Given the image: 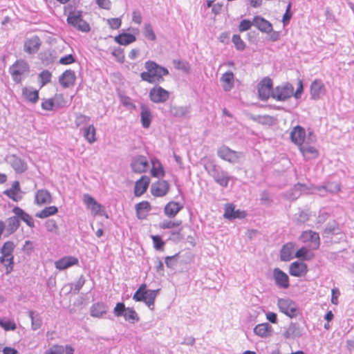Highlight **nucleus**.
<instances>
[{
    "instance_id": "338daca9",
    "label": "nucleus",
    "mask_w": 354,
    "mask_h": 354,
    "mask_svg": "<svg viewBox=\"0 0 354 354\" xmlns=\"http://www.w3.org/2000/svg\"><path fill=\"white\" fill-rule=\"evenodd\" d=\"M303 91H304V86H303L302 80H299L298 82H297V88L295 92L294 91L293 96L296 99L299 98L301 97V93H303Z\"/></svg>"
},
{
    "instance_id": "774afa93",
    "label": "nucleus",
    "mask_w": 354,
    "mask_h": 354,
    "mask_svg": "<svg viewBox=\"0 0 354 354\" xmlns=\"http://www.w3.org/2000/svg\"><path fill=\"white\" fill-rule=\"evenodd\" d=\"M331 302L335 305L338 304V297L340 295V292L337 288H333L331 291Z\"/></svg>"
},
{
    "instance_id": "2f4dec72",
    "label": "nucleus",
    "mask_w": 354,
    "mask_h": 354,
    "mask_svg": "<svg viewBox=\"0 0 354 354\" xmlns=\"http://www.w3.org/2000/svg\"><path fill=\"white\" fill-rule=\"evenodd\" d=\"M114 40L116 43L122 46H127L136 41V37L130 33H120L115 37Z\"/></svg>"
},
{
    "instance_id": "4be33fe9",
    "label": "nucleus",
    "mask_w": 354,
    "mask_h": 354,
    "mask_svg": "<svg viewBox=\"0 0 354 354\" xmlns=\"http://www.w3.org/2000/svg\"><path fill=\"white\" fill-rule=\"evenodd\" d=\"M150 183V178L147 176H142L135 183L134 195L140 197L147 190Z\"/></svg>"
},
{
    "instance_id": "603ef678",
    "label": "nucleus",
    "mask_w": 354,
    "mask_h": 354,
    "mask_svg": "<svg viewBox=\"0 0 354 354\" xmlns=\"http://www.w3.org/2000/svg\"><path fill=\"white\" fill-rule=\"evenodd\" d=\"M144 35L146 38L151 41H155L156 39V34L154 33L151 26L149 24L145 25Z\"/></svg>"
},
{
    "instance_id": "c03bdc74",
    "label": "nucleus",
    "mask_w": 354,
    "mask_h": 354,
    "mask_svg": "<svg viewBox=\"0 0 354 354\" xmlns=\"http://www.w3.org/2000/svg\"><path fill=\"white\" fill-rule=\"evenodd\" d=\"M1 262L2 264L4 265L6 267V272L7 274H9L11 272V271L13 269V256H8V255H1Z\"/></svg>"
},
{
    "instance_id": "6ab92c4d",
    "label": "nucleus",
    "mask_w": 354,
    "mask_h": 354,
    "mask_svg": "<svg viewBox=\"0 0 354 354\" xmlns=\"http://www.w3.org/2000/svg\"><path fill=\"white\" fill-rule=\"evenodd\" d=\"M273 277L278 287L286 289L290 286L288 274L279 268H276L273 270Z\"/></svg>"
},
{
    "instance_id": "1a4fd4ad",
    "label": "nucleus",
    "mask_w": 354,
    "mask_h": 354,
    "mask_svg": "<svg viewBox=\"0 0 354 354\" xmlns=\"http://www.w3.org/2000/svg\"><path fill=\"white\" fill-rule=\"evenodd\" d=\"M149 97L154 103H163L169 99V92L160 86H155L150 90Z\"/></svg>"
},
{
    "instance_id": "f3484780",
    "label": "nucleus",
    "mask_w": 354,
    "mask_h": 354,
    "mask_svg": "<svg viewBox=\"0 0 354 354\" xmlns=\"http://www.w3.org/2000/svg\"><path fill=\"white\" fill-rule=\"evenodd\" d=\"M246 215L245 211L236 209L235 205L233 203H227L225 205L223 217L226 219L244 218Z\"/></svg>"
},
{
    "instance_id": "9b49d317",
    "label": "nucleus",
    "mask_w": 354,
    "mask_h": 354,
    "mask_svg": "<svg viewBox=\"0 0 354 354\" xmlns=\"http://www.w3.org/2000/svg\"><path fill=\"white\" fill-rule=\"evenodd\" d=\"M326 93L324 83L320 79L314 80L310 86V94L314 100L321 99Z\"/></svg>"
},
{
    "instance_id": "f8f14e48",
    "label": "nucleus",
    "mask_w": 354,
    "mask_h": 354,
    "mask_svg": "<svg viewBox=\"0 0 354 354\" xmlns=\"http://www.w3.org/2000/svg\"><path fill=\"white\" fill-rule=\"evenodd\" d=\"M290 138L291 141L299 147L308 140V135H306V131L302 127L297 125L291 130Z\"/></svg>"
},
{
    "instance_id": "3c124183",
    "label": "nucleus",
    "mask_w": 354,
    "mask_h": 354,
    "mask_svg": "<svg viewBox=\"0 0 354 354\" xmlns=\"http://www.w3.org/2000/svg\"><path fill=\"white\" fill-rule=\"evenodd\" d=\"M39 77L41 82V87H43L50 82L52 75L48 71L45 70L40 73Z\"/></svg>"
},
{
    "instance_id": "2eb2a0df",
    "label": "nucleus",
    "mask_w": 354,
    "mask_h": 354,
    "mask_svg": "<svg viewBox=\"0 0 354 354\" xmlns=\"http://www.w3.org/2000/svg\"><path fill=\"white\" fill-rule=\"evenodd\" d=\"M131 167L133 172L138 174L145 173L149 168V162L144 156H137L133 158Z\"/></svg>"
},
{
    "instance_id": "0e129e2a",
    "label": "nucleus",
    "mask_w": 354,
    "mask_h": 354,
    "mask_svg": "<svg viewBox=\"0 0 354 354\" xmlns=\"http://www.w3.org/2000/svg\"><path fill=\"white\" fill-rule=\"evenodd\" d=\"M112 55L116 57L117 60L122 63L124 60V55L123 50L120 48L114 49L112 52Z\"/></svg>"
},
{
    "instance_id": "864d4df0",
    "label": "nucleus",
    "mask_w": 354,
    "mask_h": 354,
    "mask_svg": "<svg viewBox=\"0 0 354 354\" xmlns=\"http://www.w3.org/2000/svg\"><path fill=\"white\" fill-rule=\"evenodd\" d=\"M232 42L238 50H243L245 48V44L241 38L240 35H234L232 37Z\"/></svg>"
},
{
    "instance_id": "69168bd1",
    "label": "nucleus",
    "mask_w": 354,
    "mask_h": 354,
    "mask_svg": "<svg viewBox=\"0 0 354 354\" xmlns=\"http://www.w3.org/2000/svg\"><path fill=\"white\" fill-rule=\"evenodd\" d=\"M290 8H291V3H289L287 6L286 12L283 15V19H282V21H283V23L284 25H286L289 22L290 18L292 17V13L290 12Z\"/></svg>"
},
{
    "instance_id": "58836bf2",
    "label": "nucleus",
    "mask_w": 354,
    "mask_h": 354,
    "mask_svg": "<svg viewBox=\"0 0 354 354\" xmlns=\"http://www.w3.org/2000/svg\"><path fill=\"white\" fill-rule=\"evenodd\" d=\"M13 212L21 220H23L29 227H34L35 223L32 218L28 214L25 212L22 209L19 207H15L13 209Z\"/></svg>"
},
{
    "instance_id": "a878e982",
    "label": "nucleus",
    "mask_w": 354,
    "mask_h": 354,
    "mask_svg": "<svg viewBox=\"0 0 354 354\" xmlns=\"http://www.w3.org/2000/svg\"><path fill=\"white\" fill-rule=\"evenodd\" d=\"M183 206L175 201L169 202L164 208V214L169 218H174L183 209Z\"/></svg>"
},
{
    "instance_id": "de8ad7c7",
    "label": "nucleus",
    "mask_w": 354,
    "mask_h": 354,
    "mask_svg": "<svg viewBox=\"0 0 354 354\" xmlns=\"http://www.w3.org/2000/svg\"><path fill=\"white\" fill-rule=\"evenodd\" d=\"M184 237L183 228L181 225L178 228H176V230H173L170 232L169 239L173 241H178L183 239Z\"/></svg>"
},
{
    "instance_id": "ddd939ff",
    "label": "nucleus",
    "mask_w": 354,
    "mask_h": 354,
    "mask_svg": "<svg viewBox=\"0 0 354 354\" xmlns=\"http://www.w3.org/2000/svg\"><path fill=\"white\" fill-rule=\"evenodd\" d=\"M272 91V81L270 77L263 78L258 85V93L259 98L267 100Z\"/></svg>"
},
{
    "instance_id": "680f3d73",
    "label": "nucleus",
    "mask_w": 354,
    "mask_h": 354,
    "mask_svg": "<svg viewBox=\"0 0 354 354\" xmlns=\"http://www.w3.org/2000/svg\"><path fill=\"white\" fill-rule=\"evenodd\" d=\"M178 257V254H176L175 255H173V256L166 257L165 258V261L166 266L169 268H173L176 263V260H177Z\"/></svg>"
},
{
    "instance_id": "6e6552de",
    "label": "nucleus",
    "mask_w": 354,
    "mask_h": 354,
    "mask_svg": "<svg viewBox=\"0 0 354 354\" xmlns=\"http://www.w3.org/2000/svg\"><path fill=\"white\" fill-rule=\"evenodd\" d=\"M293 86L290 83H285L275 88L274 91L272 93V97L277 100L284 101L293 96Z\"/></svg>"
},
{
    "instance_id": "473e14b6",
    "label": "nucleus",
    "mask_w": 354,
    "mask_h": 354,
    "mask_svg": "<svg viewBox=\"0 0 354 354\" xmlns=\"http://www.w3.org/2000/svg\"><path fill=\"white\" fill-rule=\"evenodd\" d=\"M61 99H63V96L60 94H56L52 98H44L42 100L41 106L44 110L52 111L57 106L59 100Z\"/></svg>"
},
{
    "instance_id": "4c0bfd02",
    "label": "nucleus",
    "mask_w": 354,
    "mask_h": 354,
    "mask_svg": "<svg viewBox=\"0 0 354 354\" xmlns=\"http://www.w3.org/2000/svg\"><path fill=\"white\" fill-rule=\"evenodd\" d=\"M83 136L86 141L93 144L97 140L96 129L93 124H91L83 129Z\"/></svg>"
},
{
    "instance_id": "f704fd0d",
    "label": "nucleus",
    "mask_w": 354,
    "mask_h": 354,
    "mask_svg": "<svg viewBox=\"0 0 354 354\" xmlns=\"http://www.w3.org/2000/svg\"><path fill=\"white\" fill-rule=\"evenodd\" d=\"M10 165L15 171L19 174L24 172L27 169L26 163L15 155L12 156Z\"/></svg>"
},
{
    "instance_id": "c756f323",
    "label": "nucleus",
    "mask_w": 354,
    "mask_h": 354,
    "mask_svg": "<svg viewBox=\"0 0 354 354\" xmlns=\"http://www.w3.org/2000/svg\"><path fill=\"white\" fill-rule=\"evenodd\" d=\"M151 209V205L149 202L147 201L140 202L136 205V216L139 219H145Z\"/></svg>"
},
{
    "instance_id": "a211bd4d",
    "label": "nucleus",
    "mask_w": 354,
    "mask_h": 354,
    "mask_svg": "<svg viewBox=\"0 0 354 354\" xmlns=\"http://www.w3.org/2000/svg\"><path fill=\"white\" fill-rule=\"evenodd\" d=\"M169 190V185L166 180H158L152 184L151 187V193L156 197H162L165 196Z\"/></svg>"
},
{
    "instance_id": "bf43d9fd",
    "label": "nucleus",
    "mask_w": 354,
    "mask_h": 354,
    "mask_svg": "<svg viewBox=\"0 0 354 354\" xmlns=\"http://www.w3.org/2000/svg\"><path fill=\"white\" fill-rule=\"evenodd\" d=\"M125 305L122 302H120L116 304L114 309L113 313L116 317H120L122 315H124V313L126 310Z\"/></svg>"
},
{
    "instance_id": "aec40b11",
    "label": "nucleus",
    "mask_w": 354,
    "mask_h": 354,
    "mask_svg": "<svg viewBox=\"0 0 354 354\" xmlns=\"http://www.w3.org/2000/svg\"><path fill=\"white\" fill-rule=\"evenodd\" d=\"M41 46V41L38 36H33L25 40L24 44V51L28 54L36 53Z\"/></svg>"
},
{
    "instance_id": "39448f33",
    "label": "nucleus",
    "mask_w": 354,
    "mask_h": 354,
    "mask_svg": "<svg viewBox=\"0 0 354 354\" xmlns=\"http://www.w3.org/2000/svg\"><path fill=\"white\" fill-rule=\"evenodd\" d=\"M67 23L78 30L82 32L90 30V26L83 19L82 12L80 10L70 12L67 17Z\"/></svg>"
},
{
    "instance_id": "ea45409f",
    "label": "nucleus",
    "mask_w": 354,
    "mask_h": 354,
    "mask_svg": "<svg viewBox=\"0 0 354 354\" xmlns=\"http://www.w3.org/2000/svg\"><path fill=\"white\" fill-rule=\"evenodd\" d=\"M141 123L144 128H149L151 122V113L149 108L142 106H141Z\"/></svg>"
},
{
    "instance_id": "e2e57ef3",
    "label": "nucleus",
    "mask_w": 354,
    "mask_h": 354,
    "mask_svg": "<svg viewBox=\"0 0 354 354\" xmlns=\"http://www.w3.org/2000/svg\"><path fill=\"white\" fill-rule=\"evenodd\" d=\"M75 61V58L73 57V56L70 54V55H67L64 57H61L59 59V62L63 65H68V64L74 63Z\"/></svg>"
},
{
    "instance_id": "a19ab883",
    "label": "nucleus",
    "mask_w": 354,
    "mask_h": 354,
    "mask_svg": "<svg viewBox=\"0 0 354 354\" xmlns=\"http://www.w3.org/2000/svg\"><path fill=\"white\" fill-rule=\"evenodd\" d=\"M214 180L221 186L226 187L230 180V176L223 171H218L214 174Z\"/></svg>"
},
{
    "instance_id": "09e8293b",
    "label": "nucleus",
    "mask_w": 354,
    "mask_h": 354,
    "mask_svg": "<svg viewBox=\"0 0 354 354\" xmlns=\"http://www.w3.org/2000/svg\"><path fill=\"white\" fill-rule=\"evenodd\" d=\"M14 248L15 245L12 241L6 242L1 250V255L13 256L12 252Z\"/></svg>"
},
{
    "instance_id": "20e7f679",
    "label": "nucleus",
    "mask_w": 354,
    "mask_h": 354,
    "mask_svg": "<svg viewBox=\"0 0 354 354\" xmlns=\"http://www.w3.org/2000/svg\"><path fill=\"white\" fill-rule=\"evenodd\" d=\"M298 148L306 160L316 159L319 157V152L316 144V139L312 137L310 133L308 134V140Z\"/></svg>"
},
{
    "instance_id": "423d86ee",
    "label": "nucleus",
    "mask_w": 354,
    "mask_h": 354,
    "mask_svg": "<svg viewBox=\"0 0 354 354\" xmlns=\"http://www.w3.org/2000/svg\"><path fill=\"white\" fill-rule=\"evenodd\" d=\"M84 203L87 209H88L93 216H104L106 218H109V216L105 211L104 207L98 203L93 197L86 194L83 197Z\"/></svg>"
},
{
    "instance_id": "dca6fc26",
    "label": "nucleus",
    "mask_w": 354,
    "mask_h": 354,
    "mask_svg": "<svg viewBox=\"0 0 354 354\" xmlns=\"http://www.w3.org/2000/svg\"><path fill=\"white\" fill-rule=\"evenodd\" d=\"M217 154L220 158L233 163L238 161L240 153L223 145L218 149Z\"/></svg>"
},
{
    "instance_id": "c85d7f7f",
    "label": "nucleus",
    "mask_w": 354,
    "mask_h": 354,
    "mask_svg": "<svg viewBox=\"0 0 354 354\" xmlns=\"http://www.w3.org/2000/svg\"><path fill=\"white\" fill-rule=\"evenodd\" d=\"M3 194L14 201L17 202L20 201L22 196L19 181L13 182L12 187L9 189L5 190Z\"/></svg>"
},
{
    "instance_id": "13d9d810",
    "label": "nucleus",
    "mask_w": 354,
    "mask_h": 354,
    "mask_svg": "<svg viewBox=\"0 0 354 354\" xmlns=\"http://www.w3.org/2000/svg\"><path fill=\"white\" fill-rule=\"evenodd\" d=\"M64 349L62 346L53 345L50 347L45 353V354H64Z\"/></svg>"
},
{
    "instance_id": "a18cd8bd",
    "label": "nucleus",
    "mask_w": 354,
    "mask_h": 354,
    "mask_svg": "<svg viewBox=\"0 0 354 354\" xmlns=\"http://www.w3.org/2000/svg\"><path fill=\"white\" fill-rule=\"evenodd\" d=\"M58 212L57 207L55 206H49L45 207L41 212L37 213V216L41 218H47L50 216L55 215Z\"/></svg>"
},
{
    "instance_id": "412c9836",
    "label": "nucleus",
    "mask_w": 354,
    "mask_h": 354,
    "mask_svg": "<svg viewBox=\"0 0 354 354\" xmlns=\"http://www.w3.org/2000/svg\"><path fill=\"white\" fill-rule=\"evenodd\" d=\"M79 260L77 257L73 256H66L55 262V268L59 270H66L73 266H77Z\"/></svg>"
},
{
    "instance_id": "7ed1b4c3",
    "label": "nucleus",
    "mask_w": 354,
    "mask_h": 354,
    "mask_svg": "<svg viewBox=\"0 0 354 354\" xmlns=\"http://www.w3.org/2000/svg\"><path fill=\"white\" fill-rule=\"evenodd\" d=\"M158 292V290H147V285L142 283L134 293L133 299L136 301H144L149 308H153Z\"/></svg>"
},
{
    "instance_id": "49530a36",
    "label": "nucleus",
    "mask_w": 354,
    "mask_h": 354,
    "mask_svg": "<svg viewBox=\"0 0 354 354\" xmlns=\"http://www.w3.org/2000/svg\"><path fill=\"white\" fill-rule=\"evenodd\" d=\"M151 238L153 241V245L155 250L159 251H163L164 247L165 245V241L162 240L160 236L159 235H151Z\"/></svg>"
},
{
    "instance_id": "5fc2aeb1",
    "label": "nucleus",
    "mask_w": 354,
    "mask_h": 354,
    "mask_svg": "<svg viewBox=\"0 0 354 354\" xmlns=\"http://www.w3.org/2000/svg\"><path fill=\"white\" fill-rule=\"evenodd\" d=\"M124 319L128 321L138 320V315L134 309L127 308L124 313Z\"/></svg>"
},
{
    "instance_id": "393cba45",
    "label": "nucleus",
    "mask_w": 354,
    "mask_h": 354,
    "mask_svg": "<svg viewBox=\"0 0 354 354\" xmlns=\"http://www.w3.org/2000/svg\"><path fill=\"white\" fill-rule=\"evenodd\" d=\"M253 25L263 32L269 33L272 30V24L260 16H256L253 18Z\"/></svg>"
},
{
    "instance_id": "37998d69",
    "label": "nucleus",
    "mask_w": 354,
    "mask_h": 354,
    "mask_svg": "<svg viewBox=\"0 0 354 354\" xmlns=\"http://www.w3.org/2000/svg\"><path fill=\"white\" fill-rule=\"evenodd\" d=\"M152 168L151 174L153 177H162L165 176V171L160 162L158 160L151 161Z\"/></svg>"
},
{
    "instance_id": "c9c22d12",
    "label": "nucleus",
    "mask_w": 354,
    "mask_h": 354,
    "mask_svg": "<svg viewBox=\"0 0 354 354\" xmlns=\"http://www.w3.org/2000/svg\"><path fill=\"white\" fill-rule=\"evenodd\" d=\"M315 249H310L307 247H301L295 253V257L302 260H310L315 257V254L312 252Z\"/></svg>"
},
{
    "instance_id": "f03ea898",
    "label": "nucleus",
    "mask_w": 354,
    "mask_h": 354,
    "mask_svg": "<svg viewBox=\"0 0 354 354\" xmlns=\"http://www.w3.org/2000/svg\"><path fill=\"white\" fill-rule=\"evenodd\" d=\"M9 73L13 81L19 84L29 74L30 66L26 60L18 59L10 66Z\"/></svg>"
},
{
    "instance_id": "4468645a",
    "label": "nucleus",
    "mask_w": 354,
    "mask_h": 354,
    "mask_svg": "<svg viewBox=\"0 0 354 354\" xmlns=\"http://www.w3.org/2000/svg\"><path fill=\"white\" fill-rule=\"evenodd\" d=\"M288 272L292 277H304L308 272V267L306 263L296 261L290 264Z\"/></svg>"
},
{
    "instance_id": "b1692460",
    "label": "nucleus",
    "mask_w": 354,
    "mask_h": 354,
    "mask_svg": "<svg viewBox=\"0 0 354 354\" xmlns=\"http://www.w3.org/2000/svg\"><path fill=\"white\" fill-rule=\"evenodd\" d=\"M52 201L51 194L46 189H39L35 193V202L37 205L41 206L50 203Z\"/></svg>"
},
{
    "instance_id": "f257e3e1",
    "label": "nucleus",
    "mask_w": 354,
    "mask_h": 354,
    "mask_svg": "<svg viewBox=\"0 0 354 354\" xmlns=\"http://www.w3.org/2000/svg\"><path fill=\"white\" fill-rule=\"evenodd\" d=\"M146 71L141 73L142 80L150 84L160 83L164 81V76L169 74L168 70L155 62L147 61L145 64Z\"/></svg>"
},
{
    "instance_id": "cd10ccee",
    "label": "nucleus",
    "mask_w": 354,
    "mask_h": 354,
    "mask_svg": "<svg viewBox=\"0 0 354 354\" xmlns=\"http://www.w3.org/2000/svg\"><path fill=\"white\" fill-rule=\"evenodd\" d=\"M107 313V306L103 302H96L90 308L91 316L95 318H102Z\"/></svg>"
},
{
    "instance_id": "5701e85b",
    "label": "nucleus",
    "mask_w": 354,
    "mask_h": 354,
    "mask_svg": "<svg viewBox=\"0 0 354 354\" xmlns=\"http://www.w3.org/2000/svg\"><path fill=\"white\" fill-rule=\"evenodd\" d=\"M21 95L26 101L32 104H36L39 99V91L30 86H24Z\"/></svg>"
},
{
    "instance_id": "e433bc0d",
    "label": "nucleus",
    "mask_w": 354,
    "mask_h": 354,
    "mask_svg": "<svg viewBox=\"0 0 354 354\" xmlns=\"http://www.w3.org/2000/svg\"><path fill=\"white\" fill-rule=\"evenodd\" d=\"M221 82L223 84V87L225 91H230L234 86V74L231 71H228L225 73L221 78Z\"/></svg>"
},
{
    "instance_id": "6e6d98bb",
    "label": "nucleus",
    "mask_w": 354,
    "mask_h": 354,
    "mask_svg": "<svg viewBox=\"0 0 354 354\" xmlns=\"http://www.w3.org/2000/svg\"><path fill=\"white\" fill-rule=\"evenodd\" d=\"M90 121V118L83 114H79L75 118V125L79 127L82 125L87 124Z\"/></svg>"
},
{
    "instance_id": "bb28decb",
    "label": "nucleus",
    "mask_w": 354,
    "mask_h": 354,
    "mask_svg": "<svg viewBox=\"0 0 354 354\" xmlns=\"http://www.w3.org/2000/svg\"><path fill=\"white\" fill-rule=\"evenodd\" d=\"M75 80L76 76L75 72L72 70H66L61 75L59 81L63 87L67 88L73 86L75 82Z\"/></svg>"
},
{
    "instance_id": "72a5a7b5",
    "label": "nucleus",
    "mask_w": 354,
    "mask_h": 354,
    "mask_svg": "<svg viewBox=\"0 0 354 354\" xmlns=\"http://www.w3.org/2000/svg\"><path fill=\"white\" fill-rule=\"evenodd\" d=\"M254 333L261 337H267L271 335L272 326L268 323L258 324L254 328Z\"/></svg>"
},
{
    "instance_id": "8fccbe9b",
    "label": "nucleus",
    "mask_w": 354,
    "mask_h": 354,
    "mask_svg": "<svg viewBox=\"0 0 354 354\" xmlns=\"http://www.w3.org/2000/svg\"><path fill=\"white\" fill-rule=\"evenodd\" d=\"M0 326L6 331L15 330L17 328V325L14 321L3 319H0Z\"/></svg>"
},
{
    "instance_id": "7c9ffc66",
    "label": "nucleus",
    "mask_w": 354,
    "mask_h": 354,
    "mask_svg": "<svg viewBox=\"0 0 354 354\" xmlns=\"http://www.w3.org/2000/svg\"><path fill=\"white\" fill-rule=\"evenodd\" d=\"M295 248V244L292 242H289L283 245L280 252L281 261H288L291 260L295 257V255L293 256Z\"/></svg>"
},
{
    "instance_id": "052dcab7",
    "label": "nucleus",
    "mask_w": 354,
    "mask_h": 354,
    "mask_svg": "<svg viewBox=\"0 0 354 354\" xmlns=\"http://www.w3.org/2000/svg\"><path fill=\"white\" fill-rule=\"evenodd\" d=\"M252 25H253V21H251L248 19H243L239 24V30L240 32H244V31L248 30L251 28Z\"/></svg>"
},
{
    "instance_id": "4d7b16f0",
    "label": "nucleus",
    "mask_w": 354,
    "mask_h": 354,
    "mask_svg": "<svg viewBox=\"0 0 354 354\" xmlns=\"http://www.w3.org/2000/svg\"><path fill=\"white\" fill-rule=\"evenodd\" d=\"M106 23L111 29L117 30L122 25V19L120 17L111 18L106 20Z\"/></svg>"
},
{
    "instance_id": "9d476101",
    "label": "nucleus",
    "mask_w": 354,
    "mask_h": 354,
    "mask_svg": "<svg viewBox=\"0 0 354 354\" xmlns=\"http://www.w3.org/2000/svg\"><path fill=\"white\" fill-rule=\"evenodd\" d=\"M277 305L280 311L288 317H293L297 315V305L290 299H279Z\"/></svg>"
},
{
    "instance_id": "79ce46f5",
    "label": "nucleus",
    "mask_w": 354,
    "mask_h": 354,
    "mask_svg": "<svg viewBox=\"0 0 354 354\" xmlns=\"http://www.w3.org/2000/svg\"><path fill=\"white\" fill-rule=\"evenodd\" d=\"M181 220H165L159 224L161 230H174L182 225Z\"/></svg>"
},
{
    "instance_id": "0eeeda50",
    "label": "nucleus",
    "mask_w": 354,
    "mask_h": 354,
    "mask_svg": "<svg viewBox=\"0 0 354 354\" xmlns=\"http://www.w3.org/2000/svg\"><path fill=\"white\" fill-rule=\"evenodd\" d=\"M300 240L310 249H318L320 245L319 234L312 230H306L301 233Z\"/></svg>"
}]
</instances>
